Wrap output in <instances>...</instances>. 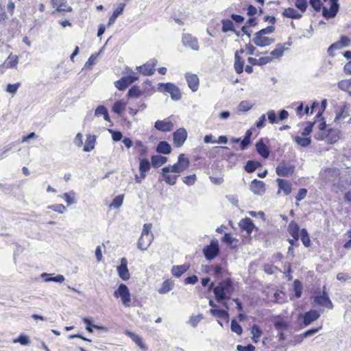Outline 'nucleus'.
<instances>
[{
  "mask_svg": "<svg viewBox=\"0 0 351 351\" xmlns=\"http://www.w3.org/2000/svg\"><path fill=\"white\" fill-rule=\"evenodd\" d=\"M211 282L209 289H213L215 300L217 302L229 300L234 291V285L230 278H227L217 283L215 287Z\"/></svg>",
  "mask_w": 351,
  "mask_h": 351,
  "instance_id": "obj_1",
  "label": "nucleus"
},
{
  "mask_svg": "<svg viewBox=\"0 0 351 351\" xmlns=\"http://www.w3.org/2000/svg\"><path fill=\"white\" fill-rule=\"evenodd\" d=\"M275 30L273 25H269L263 28L254 34L252 42L255 45L259 47H265L271 45L275 42L272 37L267 36L266 34H271Z\"/></svg>",
  "mask_w": 351,
  "mask_h": 351,
  "instance_id": "obj_2",
  "label": "nucleus"
},
{
  "mask_svg": "<svg viewBox=\"0 0 351 351\" xmlns=\"http://www.w3.org/2000/svg\"><path fill=\"white\" fill-rule=\"evenodd\" d=\"M311 292L314 295L313 302L315 304L326 307L329 309H332L333 308V304L326 291V285L323 286L322 290H320L319 288H317V289H312Z\"/></svg>",
  "mask_w": 351,
  "mask_h": 351,
  "instance_id": "obj_3",
  "label": "nucleus"
},
{
  "mask_svg": "<svg viewBox=\"0 0 351 351\" xmlns=\"http://www.w3.org/2000/svg\"><path fill=\"white\" fill-rule=\"evenodd\" d=\"M315 122H308L306 127L301 132V136H296L293 138L294 141L300 146L305 147L311 143L310 134L312 132Z\"/></svg>",
  "mask_w": 351,
  "mask_h": 351,
  "instance_id": "obj_4",
  "label": "nucleus"
},
{
  "mask_svg": "<svg viewBox=\"0 0 351 351\" xmlns=\"http://www.w3.org/2000/svg\"><path fill=\"white\" fill-rule=\"evenodd\" d=\"M190 165V161L187 156L184 154H180L178 156V161L176 163L171 165L165 167L166 172H168L169 169L172 170L173 172L179 175V173L186 170Z\"/></svg>",
  "mask_w": 351,
  "mask_h": 351,
  "instance_id": "obj_5",
  "label": "nucleus"
},
{
  "mask_svg": "<svg viewBox=\"0 0 351 351\" xmlns=\"http://www.w3.org/2000/svg\"><path fill=\"white\" fill-rule=\"evenodd\" d=\"M341 132L337 129L330 128L326 132L317 133L315 138L318 141H326L328 144H334L340 138Z\"/></svg>",
  "mask_w": 351,
  "mask_h": 351,
  "instance_id": "obj_6",
  "label": "nucleus"
},
{
  "mask_svg": "<svg viewBox=\"0 0 351 351\" xmlns=\"http://www.w3.org/2000/svg\"><path fill=\"white\" fill-rule=\"evenodd\" d=\"M114 296L120 298L125 306L131 305V295L128 287L125 284H121L114 292Z\"/></svg>",
  "mask_w": 351,
  "mask_h": 351,
  "instance_id": "obj_7",
  "label": "nucleus"
},
{
  "mask_svg": "<svg viewBox=\"0 0 351 351\" xmlns=\"http://www.w3.org/2000/svg\"><path fill=\"white\" fill-rule=\"evenodd\" d=\"M203 254L208 261L214 259L219 254V245L217 239H213L209 245L204 246Z\"/></svg>",
  "mask_w": 351,
  "mask_h": 351,
  "instance_id": "obj_8",
  "label": "nucleus"
},
{
  "mask_svg": "<svg viewBox=\"0 0 351 351\" xmlns=\"http://www.w3.org/2000/svg\"><path fill=\"white\" fill-rule=\"evenodd\" d=\"M138 80V76L132 73V75L123 76L114 82L115 87L119 90H125L128 86Z\"/></svg>",
  "mask_w": 351,
  "mask_h": 351,
  "instance_id": "obj_9",
  "label": "nucleus"
},
{
  "mask_svg": "<svg viewBox=\"0 0 351 351\" xmlns=\"http://www.w3.org/2000/svg\"><path fill=\"white\" fill-rule=\"evenodd\" d=\"M158 61L156 59H151L143 65L136 67V70L143 75H152L155 71Z\"/></svg>",
  "mask_w": 351,
  "mask_h": 351,
  "instance_id": "obj_10",
  "label": "nucleus"
},
{
  "mask_svg": "<svg viewBox=\"0 0 351 351\" xmlns=\"http://www.w3.org/2000/svg\"><path fill=\"white\" fill-rule=\"evenodd\" d=\"M152 162L147 158H142L139 160V175L135 176V181L136 183H141V182L146 177L147 173L151 169Z\"/></svg>",
  "mask_w": 351,
  "mask_h": 351,
  "instance_id": "obj_11",
  "label": "nucleus"
},
{
  "mask_svg": "<svg viewBox=\"0 0 351 351\" xmlns=\"http://www.w3.org/2000/svg\"><path fill=\"white\" fill-rule=\"evenodd\" d=\"M245 53V49L241 48L234 53V69L237 74H241L244 71L245 60L243 55Z\"/></svg>",
  "mask_w": 351,
  "mask_h": 351,
  "instance_id": "obj_12",
  "label": "nucleus"
},
{
  "mask_svg": "<svg viewBox=\"0 0 351 351\" xmlns=\"http://www.w3.org/2000/svg\"><path fill=\"white\" fill-rule=\"evenodd\" d=\"M162 90L165 93L170 94L171 97L174 101L180 100L182 97V94L180 88L175 84L168 82L166 84H161Z\"/></svg>",
  "mask_w": 351,
  "mask_h": 351,
  "instance_id": "obj_13",
  "label": "nucleus"
},
{
  "mask_svg": "<svg viewBox=\"0 0 351 351\" xmlns=\"http://www.w3.org/2000/svg\"><path fill=\"white\" fill-rule=\"evenodd\" d=\"M188 136L187 132L184 128L176 130L173 133V141L176 147H180L186 141Z\"/></svg>",
  "mask_w": 351,
  "mask_h": 351,
  "instance_id": "obj_14",
  "label": "nucleus"
},
{
  "mask_svg": "<svg viewBox=\"0 0 351 351\" xmlns=\"http://www.w3.org/2000/svg\"><path fill=\"white\" fill-rule=\"evenodd\" d=\"M295 171L294 166L286 163L285 161L281 162L276 168V173L278 176L288 177L291 176Z\"/></svg>",
  "mask_w": 351,
  "mask_h": 351,
  "instance_id": "obj_15",
  "label": "nucleus"
},
{
  "mask_svg": "<svg viewBox=\"0 0 351 351\" xmlns=\"http://www.w3.org/2000/svg\"><path fill=\"white\" fill-rule=\"evenodd\" d=\"M154 128L160 132H171L174 128V123L171 120L170 117L164 119L163 120H157L155 122Z\"/></svg>",
  "mask_w": 351,
  "mask_h": 351,
  "instance_id": "obj_16",
  "label": "nucleus"
},
{
  "mask_svg": "<svg viewBox=\"0 0 351 351\" xmlns=\"http://www.w3.org/2000/svg\"><path fill=\"white\" fill-rule=\"evenodd\" d=\"M182 42L185 47H190L195 51L199 50L197 38L191 34H184L182 37Z\"/></svg>",
  "mask_w": 351,
  "mask_h": 351,
  "instance_id": "obj_17",
  "label": "nucleus"
},
{
  "mask_svg": "<svg viewBox=\"0 0 351 351\" xmlns=\"http://www.w3.org/2000/svg\"><path fill=\"white\" fill-rule=\"evenodd\" d=\"M120 265L117 267V271L119 276L124 281L130 279V274L128 268V261L125 257L121 258Z\"/></svg>",
  "mask_w": 351,
  "mask_h": 351,
  "instance_id": "obj_18",
  "label": "nucleus"
},
{
  "mask_svg": "<svg viewBox=\"0 0 351 351\" xmlns=\"http://www.w3.org/2000/svg\"><path fill=\"white\" fill-rule=\"evenodd\" d=\"M331 3L329 10L324 7L322 9V14L326 19L334 18L339 11V4L337 0H330Z\"/></svg>",
  "mask_w": 351,
  "mask_h": 351,
  "instance_id": "obj_19",
  "label": "nucleus"
},
{
  "mask_svg": "<svg viewBox=\"0 0 351 351\" xmlns=\"http://www.w3.org/2000/svg\"><path fill=\"white\" fill-rule=\"evenodd\" d=\"M276 182L278 186V194L281 191L283 192L285 195H289L291 193L292 184L289 181L282 178H277Z\"/></svg>",
  "mask_w": 351,
  "mask_h": 351,
  "instance_id": "obj_20",
  "label": "nucleus"
},
{
  "mask_svg": "<svg viewBox=\"0 0 351 351\" xmlns=\"http://www.w3.org/2000/svg\"><path fill=\"white\" fill-rule=\"evenodd\" d=\"M167 171L168 172H166L165 167L162 169L161 176L162 177V180H164L167 184L169 185L176 184L179 175L173 172V171L170 169H169Z\"/></svg>",
  "mask_w": 351,
  "mask_h": 351,
  "instance_id": "obj_21",
  "label": "nucleus"
},
{
  "mask_svg": "<svg viewBox=\"0 0 351 351\" xmlns=\"http://www.w3.org/2000/svg\"><path fill=\"white\" fill-rule=\"evenodd\" d=\"M185 78L190 89L193 92L197 91L199 85V80L198 76L193 73H186Z\"/></svg>",
  "mask_w": 351,
  "mask_h": 351,
  "instance_id": "obj_22",
  "label": "nucleus"
},
{
  "mask_svg": "<svg viewBox=\"0 0 351 351\" xmlns=\"http://www.w3.org/2000/svg\"><path fill=\"white\" fill-rule=\"evenodd\" d=\"M51 3L58 12H71L73 10L72 8L67 5L66 0H51Z\"/></svg>",
  "mask_w": 351,
  "mask_h": 351,
  "instance_id": "obj_23",
  "label": "nucleus"
},
{
  "mask_svg": "<svg viewBox=\"0 0 351 351\" xmlns=\"http://www.w3.org/2000/svg\"><path fill=\"white\" fill-rule=\"evenodd\" d=\"M250 190L256 195H263L265 192V183L261 180L254 179L250 185Z\"/></svg>",
  "mask_w": 351,
  "mask_h": 351,
  "instance_id": "obj_24",
  "label": "nucleus"
},
{
  "mask_svg": "<svg viewBox=\"0 0 351 351\" xmlns=\"http://www.w3.org/2000/svg\"><path fill=\"white\" fill-rule=\"evenodd\" d=\"M154 236L153 234H141L138 241V247L141 250H145L148 248V247L152 243L153 241Z\"/></svg>",
  "mask_w": 351,
  "mask_h": 351,
  "instance_id": "obj_25",
  "label": "nucleus"
},
{
  "mask_svg": "<svg viewBox=\"0 0 351 351\" xmlns=\"http://www.w3.org/2000/svg\"><path fill=\"white\" fill-rule=\"evenodd\" d=\"M320 315L316 310H310L306 312L303 317V323L305 326H308L313 322L317 320Z\"/></svg>",
  "mask_w": 351,
  "mask_h": 351,
  "instance_id": "obj_26",
  "label": "nucleus"
},
{
  "mask_svg": "<svg viewBox=\"0 0 351 351\" xmlns=\"http://www.w3.org/2000/svg\"><path fill=\"white\" fill-rule=\"evenodd\" d=\"M239 226L241 228V230L246 231L248 235H250L252 234V231L255 228V226L252 220L249 217L243 219L239 222Z\"/></svg>",
  "mask_w": 351,
  "mask_h": 351,
  "instance_id": "obj_27",
  "label": "nucleus"
},
{
  "mask_svg": "<svg viewBox=\"0 0 351 351\" xmlns=\"http://www.w3.org/2000/svg\"><path fill=\"white\" fill-rule=\"evenodd\" d=\"M256 149L258 154L263 158H267L269 157V149L268 147L264 143L263 138H261L256 143Z\"/></svg>",
  "mask_w": 351,
  "mask_h": 351,
  "instance_id": "obj_28",
  "label": "nucleus"
},
{
  "mask_svg": "<svg viewBox=\"0 0 351 351\" xmlns=\"http://www.w3.org/2000/svg\"><path fill=\"white\" fill-rule=\"evenodd\" d=\"M326 103V100L322 101V105H320L317 101H314L311 104V108H309V114H311L313 113H316L317 117H320L325 109Z\"/></svg>",
  "mask_w": 351,
  "mask_h": 351,
  "instance_id": "obj_29",
  "label": "nucleus"
},
{
  "mask_svg": "<svg viewBox=\"0 0 351 351\" xmlns=\"http://www.w3.org/2000/svg\"><path fill=\"white\" fill-rule=\"evenodd\" d=\"M221 32L223 33H227L228 32H232L239 35V33L237 32L234 24L233 21L229 19H223L221 21Z\"/></svg>",
  "mask_w": 351,
  "mask_h": 351,
  "instance_id": "obj_30",
  "label": "nucleus"
},
{
  "mask_svg": "<svg viewBox=\"0 0 351 351\" xmlns=\"http://www.w3.org/2000/svg\"><path fill=\"white\" fill-rule=\"evenodd\" d=\"M282 15L284 17L292 19H300L302 16V13H300L298 11L291 7L285 8L282 11Z\"/></svg>",
  "mask_w": 351,
  "mask_h": 351,
  "instance_id": "obj_31",
  "label": "nucleus"
},
{
  "mask_svg": "<svg viewBox=\"0 0 351 351\" xmlns=\"http://www.w3.org/2000/svg\"><path fill=\"white\" fill-rule=\"evenodd\" d=\"M287 231L289 234L291 236V237L295 238L298 237L300 238V230L299 225L296 221L294 220H292L289 222L288 226H287Z\"/></svg>",
  "mask_w": 351,
  "mask_h": 351,
  "instance_id": "obj_32",
  "label": "nucleus"
},
{
  "mask_svg": "<svg viewBox=\"0 0 351 351\" xmlns=\"http://www.w3.org/2000/svg\"><path fill=\"white\" fill-rule=\"evenodd\" d=\"M134 152L141 157L145 156L148 149L143 143L141 141H136L134 146Z\"/></svg>",
  "mask_w": 351,
  "mask_h": 351,
  "instance_id": "obj_33",
  "label": "nucleus"
},
{
  "mask_svg": "<svg viewBox=\"0 0 351 351\" xmlns=\"http://www.w3.org/2000/svg\"><path fill=\"white\" fill-rule=\"evenodd\" d=\"M189 269L188 265H174L171 269V274L176 278L180 277Z\"/></svg>",
  "mask_w": 351,
  "mask_h": 351,
  "instance_id": "obj_34",
  "label": "nucleus"
},
{
  "mask_svg": "<svg viewBox=\"0 0 351 351\" xmlns=\"http://www.w3.org/2000/svg\"><path fill=\"white\" fill-rule=\"evenodd\" d=\"M286 50L285 44H278L276 48L270 52V57L274 59H278L281 58Z\"/></svg>",
  "mask_w": 351,
  "mask_h": 351,
  "instance_id": "obj_35",
  "label": "nucleus"
},
{
  "mask_svg": "<svg viewBox=\"0 0 351 351\" xmlns=\"http://www.w3.org/2000/svg\"><path fill=\"white\" fill-rule=\"evenodd\" d=\"M96 143V136L95 135H88L83 147V150L86 152H90L95 147Z\"/></svg>",
  "mask_w": 351,
  "mask_h": 351,
  "instance_id": "obj_36",
  "label": "nucleus"
},
{
  "mask_svg": "<svg viewBox=\"0 0 351 351\" xmlns=\"http://www.w3.org/2000/svg\"><path fill=\"white\" fill-rule=\"evenodd\" d=\"M167 162V158L165 156H160V155H154L151 158L152 165L154 168H158L162 165L165 164Z\"/></svg>",
  "mask_w": 351,
  "mask_h": 351,
  "instance_id": "obj_37",
  "label": "nucleus"
},
{
  "mask_svg": "<svg viewBox=\"0 0 351 351\" xmlns=\"http://www.w3.org/2000/svg\"><path fill=\"white\" fill-rule=\"evenodd\" d=\"M254 130H255V128H251L250 129L246 131L244 138L241 142L240 148L241 150L245 149L247 147V146L250 144L251 136L252 135V132Z\"/></svg>",
  "mask_w": 351,
  "mask_h": 351,
  "instance_id": "obj_38",
  "label": "nucleus"
},
{
  "mask_svg": "<svg viewBox=\"0 0 351 351\" xmlns=\"http://www.w3.org/2000/svg\"><path fill=\"white\" fill-rule=\"evenodd\" d=\"M349 117V113L347 109L346 106L343 105L340 110L337 112L335 121L336 123L339 124L341 123V121H343L346 117Z\"/></svg>",
  "mask_w": 351,
  "mask_h": 351,
  "instance_id": "obj_39",
  "label": "nucleus"
},
{
  "mask_svg": "<svg viewBox=\"0 0 351 351\" xmlns=\"http://www.w3.org/2000/svg\"><path fill=\"white\" fill-rule=\"evenodd\" d=\"M125 335L130 337L142 350L146 349V346L140 336L129 330L125 331Z\"/></svg>",
  "mask_w": 351,
  "mask_h": 351,
  "instance_id": "obj_40",
  "label": "nucleus"
},
{
  "mask_svg": "<svg viewBox=\"0 0 351 351\" xmlns=\"http://www.w3.org/2000/svg\"><path fill=\"white\" fill-rule=\"evenodd\" d=\"M125 3H119L118 5V7L113 11L112 14L110 16L109 21H108V25H110L113 24L116 20V19L122 14L124 8H125Z\"/></svg>",
  "mask_w": 351,
  "mask_h": 351,
  "instance_id": "obj_41",
  "label": "nucleus"
},
{
  "mask_svg": "<svg viewBox=\"0 0 351 351\" xmlns=\"http://www.w3.org/2000/svg\"><path fill=\"white\" fill-rule=\"evenodd\" d=\"M210 313L213 315H214L218 318H220L221 319H223L226 322H228L229 319V314H228V311H226L225 310L218 309V308H211L210 310Z\"/></svg>",
  "mask_w": 351,
  "mask_h": 351,
  "instance_id": "obj_42",
  "label": "nucleus"
},
{
  "mask_svg": "<svg viewBox=\"0 0 351 351\" xmlns=\"http://www.w3.org/2000/svg\"><path fill=\"white\" fill-rule=\"evenodd\" d=\"M156 152L160 154H169L171 147L167 141H160L157 145Z\"/></svg>",
  "mask_w": 351,
  "mask_h": 351,
  "instance_id": "obj_43",
  "label": "nucleus"
},
{
  "mask_svg": "<svg viewBox=\"0 0 351 351\" xmlns=\"http://www.w3.org/2000/svg\"><path fill=\"white\" fill-rule=\"evenodd\" d=\"M300 239L302 244L306 247H309L311 245V241L310 239V236L306 228H302L300 230Z\"/></svg>",
  "mask_w": 351,
  "mask_h": 351,
  "instance_id": "obj_44",
  "label": "nucleus"
},
{
  "mask_svg": "<svg viewBox=\"0 0 351 351\" xmlns=\"http://www.w3.org/2000/svg\"><path fill=\"white\" fill-rule=\"evenodd\" d=\"M174 282L173 280L167 279L165 280L160 288L158 289V292L161 294L167 293L170 291L173 287Z\"/></svg>",
  "mask_w": 351,
  "mask_h": 351,
  "instance_id": "obj_45",
  "label": "nucleus"
},
{
  "mask_svg": "<svg viewBox=\"0 0 351 351\" xmlns=\"http://www.w3.org/2000/svg\"><path fill=\"white\" fill-rule=\"evenodd\" d=\"M293 105H297L295 112L298 116L301 117L304 115L309 114V107L306 106V107L304 108V104L302 102L295 103L293 104Z\"/></svg>",
  "mask_w": 351,
  "mask_h": 351,
  "instance_id": "obj_46",
  "label": "nucleus"
},
{
  "mask_svg": "<svg viewBox=\"0 0 351 351\" xmlns=\"http://www.w3.org/2000/svg\"><path fill=\"white\" fill-rule=\"evenodd\" d=\"M19 63V57L16 55L10 54L4 62L7 68H16Z\"/></svg>",
  "mask_w": 351,
  "mask_h": 351,
  "instance_id": "obj_47",
  "label": "nucleus"
},
{
  "mask_svg": "<svg viewBox=\"0 0 351 351\" xmlns=\"http://www.w3.org/2000/svg\"><path fill=\"white\" fill-rule=\"evenodd\" d=\"M144 92L141 90L138 86H132L128 92V97L137 98L142 96Z\"/></svg>",
  "mask_w": 351,
  "mask_h": 351,
  "instance_id": "obj_48",
  "label": "nucleus"
},
{
  "mask_svg": "<svg viewBox=\"0 0 351 351\" xmlns=\"http://www.w3.org/2000/svg\"><path fill=\"white\" fill-rule=\"evenodd\" d=\"M126 107V103L122 100L117 101L112 106V111L117 114H121Z\"/></svg>",
  "mask_w": 351,
  "mask_h": 351,
  "instance_id": "obj_49",
  "label": "nucleus"
},
{
  "mask_svg": "<svg viewBox=\"0 0 351 351\" xmlns=\"http://www.w3.org/2000/svg\"><path fill=\"white\" fill-rule=\"evenodd\" d=\"M261 164L258 161L248 160L245 166V170L247 173L254 172L258 167H261Z\"/></svg>",
  "mask_w": 351,
  "mask_h": 351,
  "instance_id": "obj_50",
  "label": "nucleus"
},
{
  "mask_svg": "<svg viewBox=\"0 0 351 351\" xmlns=\"http://www.w3.org/2000/svg\"><path fill=\"white\" fill-rule=\"evenodd\" d=\"M209 271H212L213 275L216 278H219L220 276H222L223 273L227 271L219 265H211Z\"/></svg>",
  "mask_w": 351,
  "mask_h": 351,
  "instance_id": "obj_51",
  "label": "nucleus"
},
{
  "mask_svg": "<svg viewBox=\"0 0 351 351\" xmlns=\"http://www.w3.org/2000/svg\"><path fill=\"white\" fill-rule=\"evenodd\" d=\"M252 341L254 343H257L263 334V331L261 328L257 325H253L252 327Z\"/></svg>",
  "mask_w": 351,
  "mask_h": 351,
  "instance_id": "obj_52",
  "label": "nucleus"
},
{
  "mask_svg": "<svg viewBox=\"0 0 351 351\" xmlns=\"http://www.w3.org/2000/svg\"><path fill=\"white\" fill-rule=\"evenodd\" d=\"M49 276V274H47V273H43L41 276L43 278H45V277H47L46 278L44 279V280L45 282H51V281H53V282H63L64 281V277L62 276V275H57L55 277H48Z\"/></svg>",
  "mask_w": 351,
  "mask_h": 351,
  "instance_id": "obj_53",
  "label": "nucleus"
},
{
  "mask_svg": "<svg viewBox=\"0 0 351 351\" xmlns=\"http://www.w3.org/2000/svg\"><path fill=\"white\" fill-rule=\"evenodd\" d=\"M351 40L347 36H341L340 37V39L335 42V44H337V46L339 48V49L348 47L350 45Z\"/></svg>",
  "mask_w": 351,
  "mask_h": 351,
  "instance_id": "obj_54",
  "label": "nucleus"
},
{
  "mask_svg": "<svg viewBox=\"0 0 351 351\" xmlns=\"http://www.w3.org/2000/svg\"><path fill=\"white\" fill-rule=\"evenodd\" d=\"M338 87L343 90L348 92L351 91V79L343 80L338 83Z\"/></svg>",
  "mask_w": 351,
  "mask_h": 351,
  "instance_id": "obj_55",
  "label": "nucleus"
},
{
  "mask_svg": "<svg viewBox=\"0 0 351 351\" xmlns=\"http://www.w3.org/2000/svg\"><path fill=\"white\" fill-rule=\"evenodd\" d=\"M295 6L300 12V13L303 14L308 8V1L307 0H295Z\"/></svg>",
  "mask_w": 351,
  "mask_h": 351,
  "instance_id": "obj_56",
  "label": "nucleus"
},
{
  "mask_svg": "<svg viewBox=\"0 0 351 351\" xmlns=\"http://www.w3.org/2000/svg\"><path fill=\"white\" fill-rule=\"evenodd\" d=\"M124 199V195H117L110 204V207H112L114 208H119L123 204Z\"/></svg>",
  "mask_w": 351,
  "mask_h": 351,
  "instance_id": "obj_57",
  "label": "nucleus"
},
{
  "mask_svg": "<svg viewBox=\"0 0 351 351\" xmlns=\"http://www.w3.org/2000/svg\"><path fill=\"white\" fill-rule=\"evenodd\" d=\"M13 341L14 343H20L23 346H27L30 343L29 337L25 334H21Z\"/></svg>",
  "mask_w": 351,
  "mask_h": 351,
  "instance_id": "obj_58",
  "label": "nucleus"
},
{
  "mask_svg": "<svg viewBox=\"0 0 351 351\" xmlns=\"http://www.w3.org/2000/svg\"><path fill=\"white\" fill-rule=\"evenodd\" d=\"M182 182L188 185V186H191V185H193L196 180H197V176L195 174H191V175H189V176H184L182 178Z\"/></svg>",
  "mask_w": 351,
  "mask_h": 351,
  "instance_id": "obj_59",
  "label": "nucleus"
},
{
  "mask_svg": "<svg viewBox=\"0 0 351 351\" xmlns=\"http://www.w3.org/2000/svg\"><path fill=\"white\" fill-rule=\"evenodd\" d=\"M62 198L68 205L73 204L75 203V193L73 191L69 193H64L63 194Z\"/></svg>",
  "mask_w": 351,
  "mask_h": 351,
  "instance_id": "obj_60",
  "label": "nucleus"
},
{
  "mask_svg": "<svg viewBox=\"0 0 351 351\" xmlns=\"http://www.w3.org/2000/svg\"><path fill=\"white\" fill-rule=\"evenodd\" d=\"M83 322L86 324V329L89 332H93V328L102 329L101 326H98L92 324V322L87 317L83 318Z\"/></svg>",
  "mask_w": 351,
  "mask_h": 351,
  "instance_id": "obj_61",
  "label": "nucleus"
},
{
  "mask_svg": "<svg viewBox=\"0 0 351 351\" xmlns=\"http://www.w3.org/2000/svg\"><path fill=\"white\" fill-rule=\"evenodd\" d=\"M21 83L20 82H17V83H15V84H9L7 85L6 88H5V90L9 93H11L12 95H14L19 88L21 86Z\"/></svg>",
  "mask_w": 351,
  "mask_h": 351,
  "instance_id": "obj_62",
  "label": "nucleus"
},
{
  "mask_svg": "<svg viewBox=\"0 0 351 351\" xmlns=\"http://www.w3.org/2000/svg\"><path fill=\"white\" fill-rule=\"evenodd\" d=\"M252 107V105L247 101H242L238 106V110L240 112H247L250 110Z\"/></svg>",
  "mask_w": 351,
  "mask_h": 351,
  "instance_id": "obj_63",
  "label": "nucleus"
},
{
  "mask_svg": "<svg viewBox=\"0 0 351 351\" xmlns=\"http://www.w3.org/2000/svg\"><path fill=\"white\" fill-rule=\"evenodd\" d=\"M231 330L237 335H241L243 332L241 325L234 319L231 322Z\"/></svg>",
  "mask_w": 351,
  "mask_h": 351,
  "instance_id": "obj_64",
  "label": "nucleus"
}]
</instances>
